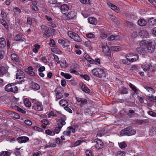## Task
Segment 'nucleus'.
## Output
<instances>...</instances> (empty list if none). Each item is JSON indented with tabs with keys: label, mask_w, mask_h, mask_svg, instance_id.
Returning <instances> with one entry per match:
<instances>
[{
	"label": "nucleus",
	"mask_w": 156,
	"mask_h": 156,
	"mask_svg": "<svg viewBox=\"0 0 156 156\" xmlns=\"http://www.w3.org/2000/svg\"><path fill=\"white\" fill-rule=\"evenodd\" d=\"M120 133L122 136H130L135 134L136 131L133 129L131 126H129L122 130Z\"/></svg>",
	"instance_id": "f257e3e1"
},
{
	"label": "nucleus",
	"mask_w": 156,
	"mask_h": 156,
	"mask_svg": "<svg viewBox=\"0 0 156 156\" xmlns=\"http://www.w3.org/2000/svg\"><path fill=\"white\" fill-rule=\"evenodd\" d=\"M68 35L69 37L76 42H81L82 41L81 38L80 36L75 32L69 31L68 32Z\"/></svg>",
	"instance_id": "f03ea898"
},
{
	"label": "nucleus",
	"mask_w": 156,
	"mask_h": 156,
	"mask_svg": "<svg viewBox=\"0 0 156 156\" xmlns=\"http://www.w3.org/2000/svg\"><path fill=\"white\" fill-rule=\"evenodd\" d=\"M98 77L101 78L104 80L108 79L106 70L103 68H99Z\"/></svg>",
	"instance_id": "7ed1b4c3"
},
{
	"label": "nucleus",
	"mask_w": 156,
	"mask_h": 156,
	"mask_svg": "<svg viewBox=\"0 0 156 156\" xmlns=\"http://www.w3.org/2000/svg\"><path fill=\"white\" fill-rule=\"evenodd\" d=\"M5 90L8 92H11L14 93L17 92L18 87L15 86L13 83L7 85L5 87Z\"/></svg>",
	"instance_id": "20e7f679"
},
{
	"label": "nucleus",
	"mask_w": 156,
	"mask_h": 156,
	"mask_svg": "<svg viewBox=\"0 0 156 156\" xmlns=\"http://www.w3.org/2000/svg\"><path fill=\"white\" fill-rule=\"evenodd\" d=\"M155 42L153 40L149 43L145 48L146 50L147 54L148 53H151L154 51Z\"/></svg>",
	"instance_id": "39448f33"
},
{
	"label": "nucleus",
	"mask_w": 156,
	"mask_h": 156,
	"mask_svg": "<svg viewBox=\"0 0 156 156\" xmlns=\"http://www.w3.org/2000/svg\"><path fill=\"white\" fill-rule=\"evenodd\" d=\"M25 71L29 75L34 76H35V73L33 68L31 66H29L25 69Z\"/></svg>",
	"instance_id": "423d86ee"
},
{
	"label": "nucleus",
	"mask_w": 156,
	"mask_h": 156,
	"mask_svg": "<svg viewBox=\"0 0 156 156\" xmlns=\"http://www.w3.org/2000/svg\"><path fill=\"white\" fill-rule=\"evenodd\" d=\"M33 107L34 109L37 111H42L43 109V106L42 104L39 102H35L34 104Z\"/></svg>",
	"instance_id": "0eeeda50"
},
{
	"label": "nucleus",
	"mask_w": 156,
	"mask_h": 156,
	"mask_svg": "<svg viewBox=\"0 0 156 156\" xmlns=\"http://www.w3.org/2000/svg\"><path fill=\"white\" fill-rule=\"evenodd\" d=\"M102 48L103 49V52L107 56H109L110 55V50L107 44L103 45L102 46Z\"/></svg>",
	"instance_id": "6e6552de"
},
{
	"label": "nucleus",
	"mask_w": 156,
	"mask_h": 156,
	"mask_svg": "<svg viewBox=\"0 0 156 156\" xmlns=\"http://www.w3.org/2000/svg\"><path fill=\"white\" fill-rule=\"evenodd\" d=\"M66 119V117L65 116H63L61 117L59 120L58 122V125L60 127H62L66 124L65 121Z\"/></svg>",
	"instance_id": "1a4fd4ad"
},
{
	"label": "nucleus",
	"mask_w": 156,
	"mask_h": 156,
	"mask_svg": "<svg viewBox=\"0 0 156 156\" xmlns=\"http://www.w3.org/2000/svg\"><path fill=\"white\" fill-rule=\"evenodd\" d=\"M76 99L77 101L80 103L81 107H83V105L87 103V101L85 98L77 97Z\"/></svg>",
	"instance_id": "9d476101"
},
{
	"label": "nucleus",
	"mask_w": 156,
	"mask_h": 156,
	"mask_svg": "<svg viewBox=\"0 0 156 156\" xmlns=\"http://www.w3.org/2000/svg\"><path fill=\"white\" fill-rule=\"evenodd\" d=\"M94 142L95 143L94 145L95 147L97 149H99L103 147L104 144L100 140H97Z\"/></svg>",
	"instance_id": "9b49d317"
},
{
	"label": "nucleus",
	"mask_w": 156,
	"mask_h": 156,
	"mask_svg": "<svg viewBox=\"0 0 156 156\" xmlns=\"http://www.w3.org/2000/svg\"><path fill=\"white\" fill-rule=\"evenodd\" d=\"M29 140V139L28 137L25 136L20 137L17 139V140L20 143H26Z\"/></svg>",
	"instance_id": "f8f14e48"
},
{
	"label": "nucleus",
	"mask_w": 156,
	"mask_h": 156,
	"mask_svg": "<svg viewBox=\"0 0 156 156\" xmlns=\"http://www.w3.org/2000/svg\"><path fill=\"white\" fill-rule=\"evenodd\" d=\"M58 42L59 43L65 46H67L69 44V41L65 38L59 39L58 40Z\"/></svg>",
	"instance_id": "ddd939ff"
},
{
	"label": "nucleus",
	"mask_w": 156,
	"mask_h": 156,
	"mask_svg": "<svg viewBox=\"0 0 156 156\" xmlns=\"http://www.w3.org/2000/svg\"><path fill=\"white\" fill-rule=\"evenodd\" d=\"M25 74L21 70H18L16 73V79L21 80L24 78Z\"/></svg>",
	"instance_id": "4468645a"
},
{
	"label": "nucleus",
	"mask_w": 156,
	"mask_h": 156,
	"mask_svg": "<svg viewBox=\"0 0 156 156\" xmlns=\"http://www.w3.org/2000/svg\"><path fill=\"white\" fill-rule=\"evenodd\" d=\"M55 91L56 93V101H57L62 98L63 92L62 91L58 92V88Z\"/></svg>",
	"instance_id": "2eb2a0df"
},
{
	"label": "nucleus",
	"mask_w": 156,
	"mask_h": 156,
	"mask_svg": "<svg viewBox=\"0 0 156 156\" xmlns=\"http://www.w3.org/2000/svg\"><path fill=\"white\" fill-rule=\"evenodd\" d=\"M14 39L15 41L21 42L24 41L26 40L24 36H22L19 34L16 35L14 37Z\"/></svg>",
	"instance_id": "dca6fc26"
},
{
	"label": "nucleus",
	"mask_w": 156,
	"mask_h": 156,
	"mask_svg": "<svg viewBox=\"0 0 156 156\" xmlns=\"http://www.w3.org/2000/svg\"><path fill=\"white\" fill-rule=\"evenodd\" d=\"M107 4L109 6L111 7V9L115 12L118 13L120 11L119 8L116 6L112 4L109 2H107Z\"/></svg>",
	"instance_id": "f3484780"
},
{
	"label": "nucleus",
	"mask_w": 156,
	"mask_h": 156,
	"mask_svg": "<svg viewBox=\"0 0 156 156\" xmlns=\"http://www.w3.org/2000/svg\"><path fill=\"white\" fill-rule=\"evenodd\" d=\"M84 57L90 64H94L95 63V61L91 58L88 54H85L84 55Z\"/></svg>",
	"instance_id": "a211bd4d"
},
{
	"label": "nucleus",
	"mask_w": 156,
	"mask_h": 156,
	"mask_svg": "<svg viewBox=\"0 0 156 156\" xmlns=\"http://www.w3.org/2000/svg\"><path fill=\"white\" fill-rule=\"evenodd\" d=\"M136 50L138 53L142 55H145L147 54L146 50L145 48L139 47L136 48Z\"/></svg>",
	"instance_id": "6ab92c4d"
},
{
	"label": "nucleus",
	"mask_w": 156,
	"mask_h": 156,
	"mask_svg": "<svg viewBox=\"0 0 156 156\" xmlns=\"http://www.w3.org/2000/svg\"><path fill=\"white\" fill-rule=\"evenodd\" d=\"M11 59L15 62H19L20 61V58L17 54L15 53H13L11 55Z\"/></svg>",
	"instance_id": "aec40b11"
},
{
	"label": "nucleus",
	"mask_w": 156,
	"mask_h": 156,
	"mask_svg": "<svg viewBox=\"0 0 156 156\" xmlns=\"http://www.w3.org/2000/svg\"><path fill=\"white\" fill-rule=\"evenodd\" d=\"M30 87L34 89L38 90L40 89V86L39 84L34 82H32L30 85Z\"/></svg>",
	"instance_id": "412c9836"
},
{
	"label": "nucleus",
	"mask_w": 156,
	"mask_h": 156,
	"mask_svg": "<svg viewBox=\"0 0 156 156\" xmlns=\"http://www.w3.org/2000/svg\"><path fill=\"white\" fill-rule=\"evenodd\" d=\"M6 44L5 40L4 38H0V48H3L6 46Z\"/></svg>",
	"instance_id": "4be33fe9"
},
{
	"label": "nucleus",
	"mask_w": 156,
	"mask_h": 156,
	"mask_svg": "<svg viewBox=\"0 0 156 156\" xmlns=\"http://www.w3.org/2000/svg\"><path fill=\"white\" fill-rule=\"evenodd\" d=\"M69 9V8L68 6L65 4L62 5L60 7V10L63 13V12L68 11Z\"/></svg>",
	"instance_id": "5701e85b"
},
{
	"label": "nucleus",
	"mask_w": 156,
	"mask_h": 156,
	"mask_svg": "<svg viewBox=\"0 0 156 156\" xmlns=\"http://www.w3.org/2000/svg\"><path fill=\"white\" fill-rule=\"evenodd\" d=\"M88 22L90 24L96 25L97 23V20L95 18L90 17L88 18Z\"/></svg>",
	"instance_id": "b1692460"
},
{
	"label": "nucleus",
	"mask_w": 156,
	"mask_h": 156,
	"mask_svg": "<svg viewBox=\"0 0 156 156\" xmlns=\"http://www.w3.org/2000/svg\"><path fill=\"white\" fill-rule=\"evenodd\" d=\"M59 104L61 106L64 107L69 105V104L67 101L66 100L64 99L61 100L59 101Z\"/></svg>",
	"instance_id": "393cba45"
},
{
	"label": "nucleus",
	"mask_w": 156,
	"mask_h": 156,
	"mask_svg": "<svg viewBox=\"0 0 156 156\" xmlns=\"http://www.w3.org/2000/svg\"><path fill=\"white\" fill-rule=\"evenodd\" d=\"M75 16V12L74 11H71L69 12L66 15L67 18L71 19L73 18Z\"/></svg>",
	"instance_id": "a878e982"
},
{
	"label": "nucleus",
	"mask_w": 156,
	"mask_h": 156,
	"mask_svg": "<svg viewBox=\"0 0 156 156\" xmlns=\"http://www.w3.org/2000/svg\"><path fill=\"white\" fill-rule=\"evenodd\" d=\"M81 87L82 90L84 92L88 93L90 92V89L84 84H82L81 85Z\"/></svg>",
	"instance_id": "bb28decb"
},
{
	"label": "nucleus",
	"mask_w": 156,
	"mask_h": 156,
	"mask_svg": "<svg viewBox=\"0 0 156 156\" xmlns=\"http://www.w3.org/2000/svg\"><path fill=\"white\" fill-rule=\"evenodd\" d=\"M141 67L144 71H146L149 70L150 68V65L145 63L141 65Z\"/></svg>",
	"instance_id": "cd10ccee"
},
{
	"label": "nucleus",
	"mask_w": 156,
	"mask_h": 156,
	"mask_svg": "<svg viewBox=\"0 0 156 156\" xmlns=\"http://www.w3.org/2000/svg\"><path fill=\"white\" fill-rule=\"evenodd\" d=\"M147 21L144 19H139L138 21V24L141 26H145L147 24Z\"/></svg>",
	"instance_id": "c85d7f7f"
},
{
	"label": "nucleus",
	"mask_w": 156,
	"mask_h": 156,
	"mask_svg": "<svg viewBox=\"0 0 156 156\" xmlns=\"http://www.w3.org/2000/svg\"><path fill=\"white\" fill-rule=\"evenodd\" d=\"M144 88L147 92L150 93L154 94L155 93V90L154 89L151 87L145 86L144 87Z\"/></svg>",
	"instance_id": "c756f323"
},
{
	"label": "nucleus",
	"mask_w": 156,
	"mask_h": 156,
	"mask_svg": "<svg viewBox=\"0 0 156 156\" xmlns=\"http://www.w3.org/2000/svg\"><path fill=\"white\" fill-rule=\"evenodd\" d=\"M85 114L87 116H91L92 115V112L90 109L88 108H86L84 110Z\"/></svg>",
	"instance_id": "7c9ffc66"
},
{
	"label": "nucleus",
	"mask_w": 156,
	"mask_h": 156,
	"mask_svg": "<svg viewBox=\"0 0 156 156\" xmlns=\"http://www.w3.org/2000/svg\"><path fill=\"white\" fill-rule=\"evenodd\" d=\"M52 34L49 29H48L47 30L44 32V37L45 38L51 36Z\"/></svg>",
	"instance_id": "2f4dec72"
},
{
	"label": "nucleus",
	"mask_w": 156,
	"mask_h": 156,
	"mask_svg": "<svg viewBox=\"0 0 156 156\" xmlns=\"http://www.w3.org/2000/svg\"><path fill=\"white\" fill-rule=\"evenodd\" d=\"M138 59V55L136 54L133 53L131 56V58L130 59L131 62L136 61Z\"/></svg>",
	"instance_id": "473e14b6"
},
{
	"label": "nucleus",
	"mask_w": 156,
	"mask_h": 156,
	"mask_svg": "<svg viewBox=\"0 0 156 156\" xmlns=\"http://www.w3.org/2000/svg\"><path fill=\"white\" fill-rule=\"evenodd\" d=\"M24 103L25 106L27 107L30 108L31 106V103L27 98H25L24 100Z\"/></svg>",
	"instance_id": "72a5a7b5"
},
{
	"label": "nucleus",
	"mask_w": 156,
	"mask_h": 156,
	"mask_svg": "<svg viewBox=\"0 0 156 156\" xmlns=\"http://www.w3.org/2000/svg\"><path fill=\"white\" fill-rule=\"evenodd\" d=\"M0 23L4 27L5 29H7L9 26L7 22L3 19H0Z\"/></svg>",
	"instance_id": "f704fd0d"
},
{
	"label": "nucleus",
	"mask_w": 156,
	"mask_h": 156,
	"mask_svg": "<svg viewBox=\"0 0 156 156\" xmlns=\"http://www.w3.org/2000/svg\"><path fill=\"white\" fill-rule=\"evenodd\" d=\"M61 75L67 79H70L72 77V76L69 74L65 73L63 72H61Z\"/></svg>",
	"instance_id": "c9c22d12"
},
{
	"label": "nucleus",
	"mask_w": 156,
	"mask_h": 156,
	"mask_svg": "<svg viewBox=\"0 0 156 156\" xmlns=\"http://www.w3.org/2000/svg\"><path fill=\"white\" fill-rule=\"evenodd\" d=\"M7 71V69L5 67L1 66L0 67V75L2 73H6Z\"/></svg>",
	"instance_id": "e433bc0d"
},
{
	"label": "nucleus",
	"mask_w": 156,
	"mask_h": 156,
	"mask_svg": "<svg viewBox=\"0 0 156 156\" xmlns=\"http://www.w3.org/2000/svg\"><path fill=\"white\" fill-rule=\"evenodd\" d=\"M56 146V144L55 143H48L44 147V149H45L47 148L55 147Z\"/></svg>",
	"instance_id": "4c0bfd02"
},
{
	"label": "nucleus",
	"mask_w": 156,
	"mask_h": 156,
	"mask_svg": "<svg viewBox=\"0 0 156 156\" xmlns=\"http://www.w3.org/2000/svg\"><path fill=\"white\" fill-rule=\"evenodd\" d=\"M11 152L8 151H2L1 154V156H9Z\"/></svg>",
	"instance_id": "58836bf2"
},
{
	"label": "nucleus",
	"mask_w": 156,
	"mask_h": 156,
	"mask_svg": "<svg viewBox=\"0 0 156 156\" xmlns=\"http://www.w3.org/2000/svg\"><path fill=\"white\" fill-rule=\"evenodd\" d=\"M135 111L133 110H130L127 113V115L129 117H132L135 115Z\"/></svg>",
	"instance_id": "ea45409f"
},
{
	"label": "nucleus",
	"mask_w": 156,
	"mask_h": 156,
	"mask_svg": "<svg viewBox=\"0 0 156 156\" xmlns=\"http://www.w3.org/2000/svg\"><path fill=\"white\" fill-rule=\"evenodd\" d=\"M13 11L16 14H20L21 12L20 9L18 7H15L13 9Z\"/></svg>",
	"instance_id": "a19ab883"
},
{
	"label": "nucleus",
	"mask_w": 156,
	"mask_h": 156,
	"mask_svg": "<svg viewBox=\"0 0 156 156\" xmlns=\"http://www.w3.org/2000/svg\"><path fill=\"white\" fill-rule=\"evenodd\" d=\"M67 130L69 132L70 134L71 133H74L75 132V129L73 128L72 126L68 127L67 129Z\"/></svg>",
	"instance_id": "79ce46f5"
},
{
	"label": "nucleus",
	"mask_w": 156,
	"mask_h": 156,
	"mask_svg": "<svg viewBox=\"0 0 156 156\" xmlns=\"http://www.w3.org/2000/svg\"><path fill=\"white\" fill-rule=\"evenodd\" d=\"M99 69V68H96L92 70V73L94 76L98 77Z\"/></svg>",
	"instance_id": "37998d69"
},
{
	"label": "nucleus",
	"mask_w": 156,
	"mask_h": 156,
	"mask_svg": "<svg viewBox=\"0 0 156 156\" xmlns=\"http://www.w3.org/2000/svg\"><path fill=\"white\" fill-rule=\"evenodd\" d=\"M48 117V118H53L54 117H56L57 115L55 114L53 111H51L47 114Z\"/></svg>",
	"instance_id": "c03bdc74"
},
{
	"label": "nucleus",
	"mask_w": 156,
	"mask_h": 156,
	"mask_svg": "<svg viewBox=\"0 0 156 156\" xmlns=\"http://www.w3.org/2000/svg\"><path fill=\"white\" fill-rule=\"evenodd\" d=\"M128 93V89L125 87L123 88L120 92V94H126Z\"/></svg>",
	"instance_id": "a18cd8bd"
},
{
	"label": "nucleus",
	"mask_w": 156,
	"mask_h": 156,
	"mask_svg": "<svg viewBox=\"0 0 156 156\" xmlns=\"http://www.w3.org/2000/svg\"><path fill=\"white\" fill-rule=\"evenodd\" d=\"M110 18L112 20L115 22L117 24H119V21L117 19L116 17L114 16H110Z\"/></svg>",
	"instance_id": "49530a36"
},
{
	"label": "nucleus",
	"mask_w": 156,
	"mask_h": 156,
	"mask_svg": "<svg viewBox=\"0 0 156 156\" xmlns=\"http://www.w3.org/2000/svg\"><path fill=\"white\" fill-rule=\"evenodd\" d=\"M86 36L87 38L90 39L93 38L95 37V35L94 34L90 33L86 34Z\"/></svg>",
	"instance_id": "de8ad7c7"
},
{
	"label": "nucleus",
	"mask_w": 156,
	"mask_h": 156,
	"mask_svg": "<svg viewBox=\"0 0 156 156\" xmlns=\"http://www.w3.org/2000/svg\"><path fill=\"white\" fill-rule=\"evenodd\" d=\"M148 23L151 25H154L156 23V22L153 18H151L149 19Z\"/></svg>",
	"instance_id": "09e8293b"
},
{
	"label": "nucleus",
	"mask_w": 156,
	"mask_h": 156,
	"mask_svg": "<svg viewBox=\"0 0 156 156\" xmlns=\"http://www.w3.org/2000/svg\"><path fill=\"white\" fill-rule=\"evenodd\" d=\"M119 147L121 148H123L126 147L127 146L126 144L124 142H123L120 143H119Z\"/></svg>",
	"instance_id": "8fccbe9b"
},
{
	"label": "nucleus",
	"mask_w": 156,
	"mask_h": 156,
	"mask_svg": "<svg viewBox=\"0 0 156 156\" xmlns=\"http://www.w3.org/2000/svg\"><path fill=\"white\" fill-rule=\"evenodd\" d=\"M130 62H131L130 59H127L126 58L122 60V62L124 64L129 65Z\"/></svg>",
	"instance_id": "3c124183"
},
{
	"label": "nucleus",
	"mask_w": 156,
	"mask_h": 156,
	"mask_svg": "<svg viewBox=\"0 0 156 156\" xmlns=\"http://www.w3.org/2000/svg\"><path fill=\"white\" fill-rule=\"evenodd\" d=\"M22 23V20L18 18H17L16 20V23L18 26L21 25Z\"/></svg>",
	"instance_id": "603ef678"
},
{
	"label": "nucleus",
	"mask_w": 156,
	"mask_h": 156,
	"mask_svg": "<svg viewBox=\"0 0 156 156\" xmlns=\"http://www.w3.org/2000/svg\"><path fill=\"white\" fill-rule=\"evenodd\" d=\"M5 54L4 51L2 49H0V60L3 58Z\"/></svg>",
	"instance_id": "864d4df0"
},
{
	"label": "nucleus",
	"mask_w": 156,
	"mask_h": 156,
	"mask_svg": "<svg viewBox=\"0 0 156 156\" xmlns=\"http://www.w3.org/2000/svg\"><path fill=\"white\" fill-rule=\"evenodd\" d=\"M125 154L124 152L122 151H119L117 152V156H124Z\"/></svg>",
	"instance_id": "5fc2aeb1"
},
{
	"label": "nucleus",
	"mask_w": 156,
	"mask_h": 156,
	"mask_svg": "<svg viewBox=\"0 0 156 156\" xmlns=\"http://www.w3.org/2000/svg\"><path fill=\"white\" fill-rule=\"evenodd\" d=\"M100 36L103 39H105L107 37V35L104 32H101L100 34Z\"/></svg>",
	"instance_id": "6e6d98bb"
},
{
	"label": "nucleus",
	"mask_w": 156,
	"mask_h": 156,
	"mask_svg": "<svg viewBox=\"0 0 156 156\" xmlns=\"http://www.w3.org/2000/svg\"><path fill=\"white\" fill-rule=\"evenodd\" d=\"M148 114L151 116L153 117H156V113L153 112V111H149L148 112Z\"/></svg>",
	"instance_id": "4d7b16f0"
},
{
	"label": "nucleus",
	"mask_w": 156,
	"mask_h": 156,
	"mask_svg": "<svg viewBox=\"0 0 156 156\" xmlns=\"http://www.w3.org/2000/svg\"><path fill=\"white\" fill-rule=\"evenodd\" d=\"M150 133H152V136L156 135V128H152L150 131Z\"/></svg>",
	"instance_id": "13d9d810"
},
{
	"label": "nucleus",
	"mask_w": 156,
	"mask_h": 156,
	"mask_svg": "<svg viewBox=\"0 0 156 156\" xmlns=\"http://www.w3.org/2000/svg\"><path fill=\"white\" fill-rule=\"evenodd\" d=\"M138 67L136 65L132 66L131 67V70L133 71H138Z\"/></svg>",
	"instance_id": "bf43d9fd"
},
{
	"label": "nucleus",
	"mask_w": 156,
	"mask_h": 156,
	"mask_svg": "<svg viewBox=\"0 0 156 156\" xmlns=\"http://www.w3.org/2000/svg\"><path fill=\"white\" fill-rule=\"evenodd\" d=\"M145 95L146 97H147L149 98L150 99L151 101H154V97L153 95H150L149 94H148L147 93Z\"/></svg>",
	"instance_id": "052dcab7"
},
{
	"label": "nucleus",
	"mask_w": 156,
	"mask_h": 156,
	"mask_svg": "<svg viewBox=\"0 0 156 156\" xmlns=\"http://www.w3.org/2000/svg\"><path fill=\"white\" fill-rule=\"evenodd\" d=\"M16 109L18 111L23 113H26V111L23 110V109H22V108H20L18 106H16Z\"/></svg>",
	"instance_id": "680f3d73"
},
{
	"label": "nucleus",
	"mask_w": 156,
	"mask_h": 156,
	"mask_svg": "<svg viewBox=\"0 0 156 156\" xmlns=\"http://www.w3.org/2000/svg\"><path fill=\"white\" fill-rule=\"evenodd\" d=\"M48 25L52 27H56V25L52 22V21L48 22Z\"/></svg>",
	"instance_id": "e2e57ef3"
},
{
	"label": "nucleus",
	"mask_w": 156,
	"mask_h": 156,
	"mask_svg": "<svg viewBox=\"0 0 156 156\" xmlns=\"http://www.w3.org/2000/svg\"><path fill=\"white\" fill-rule=\"evenodd\" d=\"M62 128L58 126V127H55L54 132L56 133H58L60 131Z\"/></svg>",
	"instance_id": "0e129e2a"
},
{
	"label": "nucleus",
	"mask_w": 156,
	"mask_h": 156,
	"mask_svg": "<svg viewBox=\"0 0 156 156\" xmlns=\"http://www.w3.org/2000/svg\"><path fill=\"white\" fill-rule=\"evenodd\" d=\"M53 57L55 61L57 62L59 64L60 63V61L59 60L58 57L55 55H53Z\"/></svg>",
	"instance_id": "69168bd1"
},
{
	"label": "nucleus",
	"mask_w": 156,
	"mask_h": 156,
	"mask_svg": "<svg viewBox=\"0 0 156 156\" xmlns=\"http://www.w3.org/2000/svg\"><path fill=\"white\" fill-rule=\"evenodd\" d=\"M24 122L26 125L28 126H31L32 124V122L29 120H26Z\"/></svg>",
	"instance_id": "338daca9"
},
{
	"label": "nucleus",
	"mask_w": 156,
	"mask_h": 156,
	"mask_svg": "<svg viewBox=\"0 0 156 156\" xmlns=\"http://www.w3.org/2000/svg\"><path fill=\"white\" fill-rule=\"evenodd\" d=\"M86 156H93L91 151L90 150H87L86 151Z\"/></svg>",
	"instance_id": "774afa93"
}]
</instances>
